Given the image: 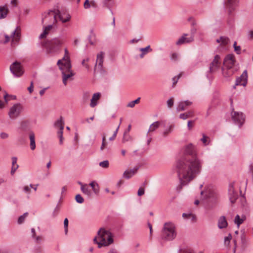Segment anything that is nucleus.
<instances>
[{
    "instance_id": "obj_56",
    "label": "nucleus",
    "mask_w": 253,
    "mask_h": 253,
    "mask_svg": "<svg viewBox=\"0 0 253 253\" xmlns=\"http://www.w3.org/2000/svg\"><path fill=\"white\" fill-rule=\"evenodd\" d=\"M64 63H63V61H62V60H59L57 62V65L60 67H62L64 70H65L66 69L64 67Z\"/></svg>"
},
{
    "instance_id": "obj_8",
    "label": "nucleus",
    "mask_w": 253,
    "mask_h": 253,
    "mask_svg": "<svg viewBox=\"0 0 253 253\" xmlns=\"http://www.w3.org/2000/svg\"><path fill=\"white\" fill-rule=\"evenodd\" d=\"M23 108L20 103H17L12 106L9 111L8 115L12 119L17 118L23 111Z\"/></svg>"
},
{
    "instance_id": "obj_3",
    "label": "nucleus",
    "mask_w": 253,
    "mask_h": 253,
    "mask_svg": "<svg viewBox=\"0 0 253 253\" xmlns=\"http://www.w3.org/2000/svg\"><path fill=\"white\" fill-rule=\"evenodd\" d=\"M97 235L101 239L100 242L97 241V237L93 239V242L95 244L98 245L99 248L102 246H107L113 243V235L109 231L105 230L104 228H101L97 232Z\"/></svg>"
},
{
    "instance_id": "obj_4",
    "label": "nucleus",
    "mask_w": 253,
    "mask_h": 253,
    "mask_svg": "<svg viewBox=\"0 0 253 253\" xmlns=\"http://www.w3.org/2000/svg\"><path fill=\"white\" fill-rule=\"evenodd\" d=\"M64 43V40L60 38H54L46 41L43 46L48 54L56 53L59 52L61 45Z\"/></svg>"
},
{
    "instance_id": "obj_64",
    "label": "nucleus",
    "mask_w": 253,
    "mask_h": 253,
    "mask_svg": "<svg viewBox=\"0 0 253 253\" xmlns=\"http://www.w3.org/2000/svg\"><path fill=\"white\" fill-rule=\"evenodd\" d=\"M107 146V143H102L101 146L100 147V150L101 151L103 150L105 148H106Z\"/></svg>"
},
{
    "instance_id": "obj_62",
    "label": "nucleus",
    "mask_w": 253,
    "mask_h": 253,
    "mask_svg": "<svg viewBox=\"0 0 253 253\" xmlns=\"http://www.w3.org/2000/svg\"><path fill=\"white\" fill-rule=\"evenodd\" d=\"M89 95L88 93L85 92L84 94L83 98L84 100H86L88 99Z\"/></svg>"
},
{
    "instance_id": "obj_5",
    "label": "nucleus",
    "mask_w": 253,
    "mask_h": 253,
    "mask_svg": "<svg viewBox=\"0 0 253 253\" xmlns=\"http://www.w3.org/2000/svg\"><path fill=\"white\" fill-rule=\"evenodd\" d=\"M176 236L174 225L171 222L165 223L161 234V238L166 241H171Z\"/></svg>"
},
{
    "instance_id": "obj_30",
    "label": "nucleus",
    "mask_w": 253,
    "mask_h": 253,
    "mask_svg": "<svg viewBox=\"0 0 253 253\" xmlns=\"http://www.w3.org/2000/svg\"><path fill=\"white\" fill-rule=\"evenodd\" d=\"M11 37H12V42H13L14 39L16 42L19 41L20 37V30H18V27L12 32Z\"/></svg>"
},
{
    "instance_id": "obj_59",
    "label": "nucleus",
    "mask_w": 253,
    "mask_h": 253,
    "mask_svg": "<svg viewBox=\"0 0 253 253\" xmlns=\"http://www.w3.org/2000/svg\"><path fill=\"white\" fill-rule=\"evenodd\" d=\"M4 37H5V41L3 42L4 43H6L8 42H9L10 37L9 36H8L7 35H4Z\"/></svg>"
},
{
    "instance_id": "obj_34",
    "label": "nucleus",
    "mask_w": 253,
    "mask_h": 253,
    "mask_svg": "<svg viewBox=\"0 0 253 253\" xmlns=\"http://www.w3.org/2000/svg\"><path fill=\"white\" fill-rule=\"evenodd\" d=\"M194 115V112L192 111H190L181 114L179 115V118L183 120H186L188 118L193 117Z\"/></svg>"
},
{
    "instance_id": "obj_26",
    "label": "nucleus",
    "mask_w": 253,
    "mask_h": 253,
    "mask_svg": "<svg viewBox=\"0 0 253 253\" xmlns=\"http://www.w3.org/2000/svg\"><path fill=\"white\" fill-rule=\"evenodd\" d=\"M84 7L85 9H88L90 7L96 9L98 7V5L94 0L89 1V0H85L84 4Z\"/></svg>"
},
{
    "instance_id": "obj_14",
    "label": "nucleus",
    "mask_w": 253,
    "mask_h": 253,
    "mask_svg": "<svg viewBox=\"0 0 253 253\" xmlns=\"http://www.w3.org/2000/svg\"><path fill=\"white\" fill-rule=\"evenodd\" d=\"M235 59L233 54H228L224 58L223 61L224 67L235 68L234 63Z\"/></svg>"
},
{
    "instance_id": "obj_57",
    "label": "nucleus",
    "mask_w": 253,
    "mask_h": 253,
    "mask_svg": "<svg viewBox=\"0 0 253 253\" xmlns=\"http://www.w3.org/2000/svg\"><path fill=\"white\" fill-rule=\"evenodd\" d=\"M12 165H17L16 163H17V159L16 157H13L12 158Z\"/></svg>"
},
{
    "instance_id": "obj_35",
    "label": "nucleus",
    "mask_w": 253,
    "mask_h": 253,
    "mask_svg": "<svg viewBox=\"0 0 253 253\" xmlns=\"http://www.w3.org/2000/svg\"><path fill=\"white\" fill-rule=\"evenodd\" d=\"M161 123L159 121H156L151 125L147 133L153 132L156 130L160 126Z\"/></svg>"
},
{
    "instance_id": "obj_50",
    "label": "nucleus",
    "mask_w": 253,
    "mask_h": 253,
    "mask_svg": "<svg viewBox=\"0 0 253 253\" xmlns=\"http://www.w3.org/2000/svg\"><path fill=\"white\" fill-rule=\"evenodd\" d=\"M144 192H145L144 188L140 187L139 188V189L138 190L137 195L139 196H142L143 195H144Z\"/></svg>"
},
{
    "instance_id": "obj_13",
    "label": "nucleus",
    "mask_w": 253,
    "mask_h": 253,
    "mask_svg": "<svg viewBox=\"0 0 253 253\" xmlns=\"http://www.w3.org/2000/svg\"><path fill=\"white\" fill-rule=\"evenodd\" d=\"M228 195L230 201L231 203H234L238 199V194L235 191L234 188V184L231 183L229 186Z\"/></svg>"
},
{
    "instance_id": "obj_32",
    "label": "nucleus",
    "mask_w": 253,
    "mask_h": 253,
    "mask_svg": "<svg viewBox=\"0 0 253 253\" xmlns=\"http://www.w3.org/2000/svg\"><path fill=\"white\" fill-rule=\"evenodd\" d=\"M53 28V25L50 24L46 27H44L43 32L42 34H41L40 36V39H43L46 37V36L48 34L49 31H50Z\"/></svg>"
},
{
    "instance_id": "obj_22",
    "label": "nucleus",
    "mask_w": 253,
    "mask_h": 253,
    "mask_svg": "<svg viewBox=\"0 0 253 253\" xmlns=\"http://www.w3.org/2000/svg\"><path fill=\"white\" fill-rule=\"evenodd\" d=\"M237 1L238 0H224V3L226 7L229 8L230 12H231Z\"/></svg>"
},
{
    "instance_id": "obj_20",
    "label": "nucleus",
    "mask_w": 253,
    "mask_h": 253,
    "mask_svg": "<svg viewBox=\"0 0 253 253\" xmlns=\"http://www.w3.org/2000/svg\"><path fill=\"white\" fill-rule=\"evenodd\" d=\"M192 104V102L189 100L179 102L177 107V110L178 111H184L187 107L190 106Z\"/></svg>"
},
{
    "instance_id": "obj_7",
    "label": "nucleus",
    "mask_w": 253,
    "mask_h": 253,
    "mask_svg": "<svg viewBox=\"0 0 253 253\" xmlns=\"http://www.w3.org/2000/svg\"><path fill=\"white\" fill-rule=\"evenodd\" d=\"M206 197L209 203L212 205H215L219 200V194L214 189H208L206 191Z\"/></svg>"
},
{
    "instance_id": "obj_37",
    "label": "nucleus",
    "mask_w": 253,
    "mask_h": 253,
    "mask_svg": "<svg viewBox=\"0 0 253 253\" xmlns=\"http://www.w3.org/2000/svg\"><path fill=\"white\" fill-rule=\"evenodd\" d=\"M89 185L91 187L92 190L95 194H97L99 192V186L98 184L95 182L94 181H92L90 183Z\"/></svg>"
},
{
    "instance_id": "obj_41",
    "label": "nucleus",
    "mask_w": 253,
    "mask_h": 253,
    "mask_svg": "<svg viewBox=\"0 0 253 253\" xmlns=\"http://www.w3.org/2000/svg\"><path fill=\"white\" fill-rule=\"evenodd\" d=\"M8 96V94L7 93H5L3 96V98L4 99V102H2L0 99V109H2L4 107L5 103H7L8 102V100L7 99V97Z\"/></svg>"
},
{
    "instance_id": "obj_42",
    "label": "nucleus",
    "mask_w": 253,
    "mask_h": 253,
    "mask_svg": "<svg viewBox=\"0 0 253 253\" xmlns=\"http://www.w3.org/2000/svg\"><path fill=\"white\" fill-rule=\"evenodd\" d=\"M182 217L185 219L191 218L192 220H195L196 219V216L192 213H183L182 214Z\"/></svg>"
},
{
    "instance_id": "obj_21",
    "label": "nucleus",
    "mask_w": 253,
    "mask_h": 253,
    "mask_svg": "<svg viewBox=\"0 0 253 253\" xmlns=\"http://www.w3.org/2000/svg\"><path fill=\"white\" fill-rule=\"evenodd\" d=\"M104 55V53L102 51L97 54L96 62L94 67V70H95L96 69L97 63L98 67L100 68V69H102L103 67Z\"/></svg>"
},
{
    "instance_id": "obj_17",
    "label": "nucleus",
    "mask_w": 253,
    "mask_h": 253,
    "mask_svg": "<svg viewBox=\"0 0 253 253\" xmlns=\"http://www.w3.org/2000/svg\"><path fill=\"white\" fill-rule=\"evenodd\" d=\"M19 133L21 134H25L27 133H29L31 130L30 127L29 126V124L26 121H23L21 123L20 126L18 128Z\"/></svg>"
},
{
    "instance_id": "obj_54",
    "label": "nucleus",
    "mask_w": 253,
    "mask_h": 253,
    "mask_svg": "<svg viewBox=\"0 0 253 253\" xmlns=\"http://www.w3.org/2000/svg\"><path fill=\"white\" fill-rule=\"evenodd\" d=\"M34 83L33 81L31 82L30 86L28 87V90L29 91L30 93H31L33 91V88H34Z\"/></svg>"
},
{
    "instance_id": "obj_55",
    "label": "nucleus",
    "mask_w": 253,
    "mask_h": 253,
    "mask_svg": "<svg viewBox=\"0 0 253 253\" xmlns=\"http://www.w3.org/2000/svg\"><path fill=\"white\" fill-rule=\"evenodd\" d=\"M25 218H24L22 215L20 216V217L18 219V223L19 224L22 223L25 220Z\"/></svg>"
},
{
    "instance_id": "obj_29",
    "label": "nucleus",
    "mask_w": 253,
    "mask_h": 253,
    "mask_svg": "<svg viewBox=\"0 0 253 253\" xmlns=\"http://www.w3.org/2000/svg\"><path fill=\"white\" fill-rule=\"evenodd\" d=\"M62 61H64V68L67 70H70L71 69V64L70 63V57L69 55H65L61 59Z\"/></svg>"
},
{
    "instance_id": "obj_16",
    "label": "nucleus",
    "mask_w": 253,
    "mask_h": 253,
    "mask_svg": "<svg viewBox=\"0 0 253 253\" xmlns=\"http://www.w3.org/2000/svg\"><path fill=\"white\" fill-rule=\"evenodd\" d=\"M222 74L225 78H229L233 76L237 71L236 68L224 67L222 68Z\"/></svg>"
},
{
    "instance_id": "obj_9",
    "label": "nucleus",
    "mask_w": 253,
    "mask_h": 253,
    "mask_svg": "<svg viewBox=\"0 0 253 253\" xmlns=\"http://www.w3.org/2000/svg\"><path fill=\"white\" fill-rule=\"evenodd\" d=\"M10 71L13 75L17 77L21 76L23 71L20 63L17 61L13 62L10 66Z\"/></svg>"
},
{
    "instance_id": "obj_2",
    "label": "nucleus",
    "mask_w": 253,
    "mask_h": 253,
    "mask_svg": "<svg viewBox=\"0 0 253 253\" xmlns=\"http://www.w3.org/2000/svg\"><path fill=\"white\" fill-rule=\"evenodd\" d=\"M53 16V24L57 22V17H58L60 21L63 23L69 21L71 16L68 13H61L59 9H54V10H50L48 12H44L42 15V23H43L45 19L49 16Z\"/></svg>"
},
{
    "instance_id": "obj_48",
    "label": "nucleus",
    "mask_w": 253,
    "mask_h": 253,
    "mask_svg": "<svg viewBox=\"0 0 253 253\" xmlns=\"http://www.w3.org/2000/svg\"><path fill=\"white\" fill-rule=\"evenodd\" d=\"M232 239V236L230 234L228 235V236L225 237L224 238V243L225 245H229L230 243V241Z\"/></svg>"
},
{
    "instance_id": "obj_19",
    "label": "nucleus",
    "mask_w": 253,
    "mask_h": 253,
    "mask_svg": "<svg viewBox=\"0 0 253 253\" xmlns=\"http://www.w3.org/2000/svg\"><path fill=\"white\" fill-rule=\"evenodd\" d=\"M138 169V167H135L132 169L126 170L123 173V177L126 179H129L137 172Z\"/></svg>"
},
{
    "instance_id": "obj_6",
    "label": "nucleus",
    "mask_w": 253,
    "mask_h": 253,
    "mask_svg": "<svg viewBox=\"0 0 253 253\" xmlns=\"http://www.w3.org/2000/svg\"><path fill=\"white\" fill-rule=\"evenodd\" d=\"M54 126L56 129H58L57 134L59 138V144L62 145L63 143V131L64 127V121L63 120V118L62 116L55 122L54 123Z\"/></svg>"
},
{
    "instance_id": "obj_58",
    "label": "nucleus",
    "mask_w": 253,
    "mask_h": 253,
    "mask_svg": "<svg viewBox=\"0 0 253 253\" xmlns=\"http://www.w3.org/2000/svg\"><path fill=\"white\" fill-rule=\"evenodd\" d=\"M234 50L236 52L237 54H240V51H241L240 46H238L237 47H235Z\"/></svg>"
},
{
    "instance_id": "obj_61",
    "label": "nucleus",
    "mask_w": 253,
    "mask_h": 253,
    "mask_svg": "<svg viewBox=\"0 0 253 253\" xmlns=\"http://www.w3.org/2000/svg\"><path fill=\"white\" fill-rule=\"evenodd\" d=\"M34 239H35L36 242L37 243H39L40 242H41L42 241V238L41 236H37L36 237V236H35V238Z\"/></svg>"
},
{
    "instance_id": "obj_49",
    "label": "nucleus",
    "mask_w": 253,
    "mask_h": 253,
    "mask_svg": "<svg viewBox=\"0 0 253 253\" xmlns=\"http://www.w3.org/2000/svg\"><path fill=\"white\" fill-rule=\"evenodd\" d=\"M173 99L172 98H170L167 101V105L168 107L171 108L173 105Z\"/></svg>"
},
{
    "instance_id": "obj_45",
    "label": "nucleus",
    "mask_w": 253,
    "mask_h": 253,
    "mask_svg": "<svg viewBox=\"0 0 253 253\" xmlns=\"http://www.w3.org/2000/svg\"><path fill=\"white\" fill-rule=\"evenodd\" d=\"M99 165L103 168H108L109 166V163L108 160H105L99 163Z\"/></svg>"
},
{
    "instance_id": "obj_63",
    "label": "nucleus",
    "mask_w": 253,
    "mask_h": 253,
    "mask_svg": "<svg viewBox=\"0 0 253 253\" xmlns=\"http://www.w3.org/2000/svg\"><path fill=\"white\" fill-rule=\"evenodd\" d=\"M193 122H194L192 121H189L188 122L187 126H188L189 129H190L192 128V126L191 124L193 123Z\"/></svg>"
},
{
    "instance_id": "obj_47",
    "label": "nucleus",
    "mask_w": 253,
    "mask_h": 253,
    "mask_svg": "<svg viewBox=\"0 0 253 253\" xmlns=\"http://www.w3.org/2000/svg\"><path fill=\"white\" fill-rule=\"evenodd\" d=\"M68 219L67 218H66L64 220V231H65V234L66 235L68 233Z\"/></svg>"
},
{
    "instance_id": "obj_24",
    "label": "nucleus",
    "mask_w": 253,
    "mask_h": 253,
    "mask_svg": "<svg viewBox=\"0 0 253 253\" xmlns=\"http://www.w3.org/2000/svg\"><path fill=\"white\" fill-rule=\"evenodd\" d=\"M101 96L99 92L94 93L90 100V106L91 107H94L97 105V101L99 100Z\"/></svg>"
},
{
    "instance_id": "obj_46",
    "label": "nucleus",
    "mask_w": 253,
    "mask_h": 253,
    "mask_svg": "<svg viewBox=\"0 0 253 253\" xmlns=\"http://www.w3.org/2000/svg\"><path fill=\"white\" fill-rule=\"evenodd\" d=\"M76 202L79 204H82L84 202V198L80 194H77L75 197Z\"/></svg>"
},
{
    "instance_id": "obj_38",
    "label": "nucleus",
    "mask_w": 253,
    "mask_h": 253,
    "mask_svg": "<svg viewBox=\"0 0 253 253\" xmlns=\"http://www.w3.org/2000/svg\"><path fill=\"white\" fill-rule=\"evenodd\" d=\"M132 140L131 137L127 133V131H125L124 133L123 138L122 139V142L125 143L126 141H128Z\"/></svg>"
},
{
    "instance_id": "obj_53",
    "label": "nucleus",
    "mask_w": 253,
    "mask_h": 253,
    "mask_svg": "<svg viewBox=\"0 0 253 253\" xmlns=\"http://www.w3.org/2000/svg\"><path fill=\"white\" fill-rule=\"evenodd\" d=\"M31 189L28 186H25L23 187V191L27 193H30L31 192Z\"/></svg>"
},
{
    "instance_id": "obj_11",
    "label": "nucleus",
    "mask_w": 253,
    "mask_h": 253,
    "mask_svg": "<svg viewBox=\"0 0 253 253\" xmlns=\"http://www.w3.org/2000/svg\"><path fill=\"white\" fill-rule=\"evenodd\" d=\"M60 69L62 71L63 83L64 85H66L68 80L72 81L73 80L72 77L74 76L75 74L71 71V69L70 70H64L62 67H60Z\"/></svg>"
},
{
    "instance_id": "obj_12",
    "label": "nucleus",
    "mask_w": 253,
    "mask_h": 253,
    "mask_svg": "<svg viewBox=\"0 0 253 253\" xmlns=\"http://www.w3.org/2000/svg\"><path fill=\"white\" fill-rule=\"evenodd\" d=\"M221 64L220 57L218 55L214 56V59L210 64L209 72L213 73L219 69Z\"/></svg>"
},
{
    "instance_id": "obj_1",
    "label": "nucleus",
    "mask_w": 253,
    "mask_h": 253,
    "mask_svg": "<svg viewBox=\"0 0 253 253\" xmlns=\"http://www.w3.org/2000/svg\"><path fill=\"white\" fill-rule=\"evenodd\" d=\"M184 153L191 157L179 160L176 163V171L180 182L177 187L178 192L183 186L187 185L199 175L202 169V161L197 157L195 148L192 144L185 147Z\"/></svg>"
},
{
    "instance_id": "obj_18",
    "label": "nucleus",
    "mask_w": 253,
    "mask_h": 253,
    "mask_svg": "<svg viewBox=\"0 0 253 253\" xmlns=\"http://www.w3.org/2000/svg\"><path fill=\"white\" fill-rule=\"evenodd\" d=\"M188 35L184 34L176 42V45H181L185 43H190L193 41L194 38L193 36H190L188 38H186Z\"/></svg>"
},
{
    "instance_id": "obj_39",
    "label": "nucleus",
    "mask_w": 253,
    "mask_h": 253,
    "mask_svg": "<svg viewBox=\"0 0 253 253\" xmlns=\"http://www.w3.org/2000/svg\"><path fill=\"white\" fill-rule=\"evenodd\" d=\"M140 97L137 98L136 99L133 101L129 102L126 105L127 107L133 108L134 107L136 104L139 103L140 102Z\"/></svg>"
},
{
    "instance_id": "obj_43",
    "label": "nucleus",
    "mask_w": 253,
    "mask_h": 253,
    "mask_svg": "<svg viewBox=\"0 0 253 253\" xmlns=\"http://www.w3.org/2000/svg\"><path fill=\"white\" fill-rule=\"evenodd\" d=\"M182 73H180L177 76H175V77H174L172 78V82H173V83H172V87H174L175 86V85L177 84L178 80L179 79V78L182 76Z\"/></svg>"
},
{
    "instance_id": "obj_15",
    "label": "nucleus",
    "mask_w": 253,
    "mask_h": 253,
    "mask_svg": "<svg viewBox=\"0 0 253 253\" xmlns=\"http://www.w3.org/2000/svg\"><path fill=\"white\" fill-rule=\"evenodd\" d=\"M248 74L247 70H245L240 77H238L236 80V85H241L245 86L247 83Z\"/></svg>"
},
{
    "instance_id": "obj_27",
    "label": "nucleus",
    "mask_w": 253,
    "mask_h": 253,
    "mask_svg": "<svg viewBox=\"0 0 253 253\" xmlns=\"http://www.w3.org/2000/svg\"><path fill=\"white\" fill-rule=\"evenodd\" d=\"M9 11L6 5L0 6V19L5 18Z\"/></svg>"
},
{
    "instance_id": "obj_23",
    "label": "nucleus",
    "mask_w": 253,
    "mask_h": 253,
    "mask_svg": "<svg viewBox=\"0 0 253 253\" xmlns=\"http://www.w3.org/2000/svg\"><path fill=\"white\" fill-rule=\"evenodd\" d=\"M218 227L219 229L225 228L228 226V222L225 216H220L218 220Z\"/></svg>"
},
{
    "instance_id": "obj_25",
    "label": "nucleus",
    "mask_w": 253,
    "mask_h": 253,
    "mask_svg": "<svg viewBox=\"0 0 253 253\" xmlns=\"http://www.w3.org/2000/svg\"><path fill=\"white\" fill-rule=\"evenodd\" d=\"M30 141V147L31 150L33 151L36 149L35 135L33 131H30L29 134Z\"/></svg>"
},
{
    "instance_id": "obj_44",
    "label": "nucleus",
    "mask_w": 253,
    "mask_h": 253,
    "mask_svg": "<svg viewBox=\"0 0 253 253\" xmlns=\"http://www.w3.org/2000/svg\"><path fill=\"white\" fill-rule=\"evenodd\" d=\"M112 0H103V6L108 8H110L111 6Z\"/></svg>"
},
{
    "instance_id": "obj_31",
    "label": "nucleus",
    "mask_w": 253,
    "mask_h": 253,
    "mask_svg": "<svg viewBox=\"0 0 253 253\" xmlns=\"http://www.w3.org/2000/svg\"><path fill=\"white\" fill-rule=\"evenodd\" d=\"M246 219V217L245 215H242V217H240L239 215L237 214L235 217L234 223L237 225L238 227H239L240 225L244 222Z\"/></svg>"
},
{
    "instance_id": "obj_52",
    "label": "nucleus",
    "mask_w": 253,
    "mask_h": 253,
    "mask_svg": "<svg viewBox=\"0 0 253 253\" xmlns=\"http://www.w3.org/2000/svg\"><path fill=\"white\" fill-rule=\"evenodd\" d=\"M0 137L3 139H6L8 137V134L5 132H1L0 134Z\"/></svg>"
},
{
    "instance_id": "obj_36",
    "label": "nucleus",
    "mask_w": 253,
    "mask_h": 253,
    "mask_svg": "<svg viewBox=\"0 0 253 253\" xmlns=\"http://www.w3.org/2000/svg\"><path fill=\"white\" fill-rule=\"evenodd\" d=\"M81 189L83 193L88 196L90 197L91 195V190L86 184H85V185H82L81 187Z\"/></svg>"
},
{
    "instance_id": "obj_10",
    "label": "nucleus",
    "mask_w": 253,
    "mask_h": 253,
    "mask_svg": "<svg viewBox=\"0 0 253 253\" xmlns=\"http://www.w3.org/2000/svg\"><path fill=\"white\" fill-rule=\"evenodd\" d=\"M232 119L233 122L239 127H241L244 123L245 117L242 112L233 111L231 113Z\"/></svg>"
},
{
    "instance_id": "obj_40",
    "label": "nucleus",
    "mask_w": 253,
    "mask_h": 253,
    "mask_svg": "<svg viewBox=\"0 0 253 253\" xmlns=\"http://www.w3.org/2000/svg\"><path fill=\"white\" fill-rule=\"evenodd\" d=\"M203 137L201 139V141L203 142L204 145L206 146L209 144L210 142V138L205 134H202Z\"/></svg>"
},
{
    "instance_id": "obj_60",
    "label": "nucleus",
    "mask_w": 253,
    "mask_h": 253,
    "mask_svg": "<svg viewBox=\"0 0 253 253\" xmlns=\"http://www.w3.org/2000/svg\"><path fill=\"white\" fill-rule=\"evenodd\" d=\"M85 60H83L82 62V64L84 66L87 70H89V66L88 64H85Z\"/></svg>"
},
{
    "instance_id": "obj_33",
    "label": "nucleus",
    "mask_w": 253,
    "mask_h": 253,
    "mask_svg": "<svg viewBox=\"0 0 253 253\" xmlns=\"http://www.w3.org/2000/svg\"><path fill=\"white\" fill-rule=\"evenodd\" d=\"M139 50L141 52L139 56L141 58H143L145 55L147 54L148 52H151L152 49L151 48L150 45H148L145 48H141Z\"/></svg>"
},
{
    "instance_id": "obj_51",
    "label": "nucleus",
    "mask_w": 253,
    "mask_h": 253,
    "mask_svg": "<svg viewBox=\"0 0 253 253\" xmlns=\"http://www.w3.org/2000/svg\"><path fill=\"white\" fill-rule=\"evenodd\" d=\"M173 126H169V128L166 130L164 132H163V135L164 136H166L169 132H171V129L172 128Z\"/></svg>"
},
{
    "instance_id": "obj_28",
    "label": "nucleus",
    "mask_w": 253,
    "mask_h": 253,
    "mask_svg": "<svg viewBox=\"0 0 253 253\" xmlns=\"http://www.w3.org/2000/svg\"><path fill=\"white\" fill-rule=\"evenodd\" d=\"M216 41L217 43H220L221 46H226L230 42V40L227 37L221 36L219 39H217Z\"/></svg>"
}]
</instances>
